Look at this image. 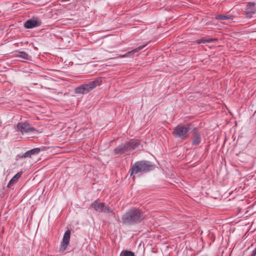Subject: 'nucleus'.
<instances>
[{"label": "nucleus", "mask_w": 256, "mask_h": 256, "mask_svg": "<svg viewBox=\"0 0 256 256\" xmlns=\"http://www.w3.org/2000/svg\"><path fill=\"white\" fill-rule=\"evenodd\" d=\"M144 217V213L140 209L133 208L122 216V220L124 224L134 225L140 223Z\"/></svg>", "instance_id": "1"}, {"label": "nucleus", "mask_w": 256, "mask_h": 256, "mask_svg": "<svg viewBox=\"0 0 256 256\" xmlns=\"http://www.w3.org/2000/svg\"><path fill=\"white\" fill-rule=\"evenodd\" d=\"M155 165L148 160H140L136 162L131 167L129 170L130 176L132 179L135 180V175L138 174H144L153 170Z\"/></svg>", "instance_id": "2"}, {"label": "nucleus", "mask_w": 256, "mask_h": 256, "mask_svg": "<svg viewBox=\"0 0 256 256\" xmlns=\"http://www.w3.org/2000/svg\"><path fill=\"white\" fill-rule=\"evenodd\" d=\"M196 129L192 123H188L186 125L180 124L174 128L172 134L175 138L183 140L188 137L190 131L192 132Z\"/></svg>", "instance_id": "3"}, {"label": "nucleus", "mask_w": 256, "mask_h": 256, "mask_svg": "<svg viewBox=\"0 0 256 256\" xmlns=\"http://www.w3.org/2000/svg\"><path fill=\"white\" fill-rule=\"evenodd\" d=\"M140 144L139 140L133 139L128 142H126L118 146L114 150V152L116 154H122L126 153L130 150H133L136 148Z\"/></svg>", "instance_id": "4"}, {"label": "nucleus", "mask_w": 256, "mask_h": 256, "mask_svg": "<svg viewBox=\"0 0 256 256\" xmlns=\"http://www.w3.org/2000/svg\"><path fill=\"white\" fill-rule=\"evenodd\" d=\"M102 82V78H97L95 80L89 82L86 84H83L80 85L83 92L84 94L89 92L90 91L92 90L96 86H100Z\"/></svg>", "instance_id": "5"}, {"label": "nucleus", "mask_w": 256, "mask_h": 256, "mask_svg": "<svg viewBox=\"0 0 256 256\" xmlns=\"http://www.w3.org/2000/svg\"><path fill=\"white\" fill-rule=\"evenodd\" d=\"M18 129L21 132H34L36 131V129L31 126L28 122H18L17 125Z\"/></svg>", "instance_id": "6"}, {"label": "nucleus", "mask_w": 256, "mask_h": 256, "mask_svg": "<svg viewBox=\"0 0 256 256\" xmlns=\"http://www.w3.org/2000/svg\"><path fill=\"white\" fill-rule=\"evenodd\" d=\"M70 230H68L66 231L64 234L62 241L61 243V246L60 248V251L64 252L66 250L68 246L70 244Z\"/></svg>", "instance_id": "7"}, {"label": "nucleus", "mask_w": 256, "mask_h": 256, "mask_svg": "<svg viewBox=\"0 0 256 256\" xmlns=\"http://www.w3.org/2000/svg\"><path fill=\"white\" fill-rule=\"evenodd\" d=\"M256 14V6L254 2H248L246 8V18H250L253 14Z\"/></svg>", "instance_id": "8"}, {"label": "nucleus", "mask_w": 256, "mask_h": 256, "mask_svg": "<svg viewBox=\"0 0 256 256\" xmlns=\"http://www.w3.org/2000/svg\"><path fill=\"white\" fill-rule=\"evenodd\" d=\"M40 151V148H34L32 150H28L24 153H22L17 155L18 158L22 159L26 158H31L32 155H36L38 154Z\"/></svg>", "instance_id": "9"}, {"label": "nucleus", "mask_w": 256, "mask_h": 256, "mask_svg": "<svg viewBox=\"0 0 256 256\" xmlns=\"http://www.w3.org/2000/svg\"><path fill=\"white\" fill-rule=\"evenodd\" d=\"M42 22L37 20L34 18H31L27 20L24 24V26L26 28H33L37 27L40 26Z\"/></svg>", "instance_id": "10"}, {"label": "nucleus", "mask_w": 256, "mask_h": 256, "mask_svg": "<svg viewBox=\"0 0 256 256\" xmlns=\"http://www.w3.org/2000/svg\"><path fill=\"white\" fill-rule=\"evenodd\" d=\"M104 204V203L98 202V200H96L90 204V206L96 212H102Z\"/></svg>", "instance_id": "11"}, {"label": "nucleus", "mask_w": 256, "mask_h": 256, "mask_svg": "<svg viewBox=\"0 0 256 256\" xmlns=\"http://www.w3.org/2000/svg\"><path fill=\"white\" fill-rule=\"evenodd\" d=\"M201 142V137L200 133L197 132H194L192 139V145H198Z\"/></svg>", "instance_id": "12"}, {"label": "nucleus", "mask_w": 256, "mask_h": 256, "mask_svg": "<svg viewBox=\"0 0 256 256\" xmlns=\"http://www.w3.org/2000/svg\"><path fill=\"white\" fill-rule=\"evenodd\" d=\"M14 56L26 60H30V56L24 51L16 50L14 52Z\"/></svg>", "instance_id": "13"}, {"label": "nucleus", "mask_w": 256, "mask_h": 256, "mask_svg": "<svg viewBox=\"0 0 256 256\" xmlns=\"http://www.w3.org/2000/svg\"><path fill=\"white\" fill-rule=\"evenodd\" d=\"M22 174V172H18L10 180L7 186L9 188L14 183L16 182L18 178L21 176Z\"/></svg>", "instance_id": "14"}, {"label": "nucleus", "mask_w": 256, "mask_h": 256, "mask_svg": "<svg viewBox=\"0 0 256 256\" xmlns=\"http://www.w3.org/2000/svg\"><path fill=\"white\" fill-rule=\"evenodd\" d=\"M234 16L230 14H219L216 16L215 18L217 20H232Z\"/></svg>", "instance_id": "15"}, {"label": "nucleus", "mask_w": 256, "mask_h": 256, "mask_svg": "<svg viewBox=\"0 0 256 256\" xmlns=\"http://www.w3.org/2000/svg\"><path fill=\"white\" fill-rule=\"evenodd\" d=\"M146 46V44H145V45H142V46H139L137 48L131 50V51H130L128 52L126 54H125L124 55L122 56V57H128V56H130L131 55L135 52H138L140 50H141L142 49H143Z\"/></svg>", "instance_id": "16"}, {"label": "nucleus", "mask_w": 256, "mask_h": 256, "mask_svg": "<svg viewBox=\"0 0 256 256\" xmlns=\"http://www.w3.org/2000/svg\"><path fill=\"white\" fill-rule=\"evenodd\" d=\"M214 39H206L205 38H202L196 40V42L198 44L210 43L214 42Z\"/></svg>", "instance_id": "17"}, {"label": "nucleus", "mask_w": 256, "mask_h": 256, "mask_svg": "<svg viewBox=\"0 0 256 256\" xmlns=\"http://www.w3.org/2000/svg\"><path fill=\"white\" fill-rule=\"evenodd\" d=\"M102 212L104 213H112L113 214H114V212L113 210L110 207L107 206L106 204H104V210Z\"/></svg>", "instance_id": "18"}, {"label": "nucleus", "mask_w": 256, "mask_h": 256, "mask_svg": "<svg viewBox=\"0 0 256 256\" xmlns=\"http://www.w3.org/2000/svg\"><path fill=\"white\" fill-rule=\"evenodd\" d=\"M120 256H135L134 253L130 250H124Z\"/></svg>", "instance_id": "19"}, {"label": "nucleus", "mask_w": 256, "mask_h": 256, "mask_svg": "<svg viewBox=\"0 0 256 256\" xmlns=\"http://www.w3.org/2000/svg\"><path fill=\"white\" fill-rule=\"evenodd\" d=\"M74 92L76 94H84L80 86L75 88Z\"/></svg>", "instance_id": "20"}, {"label": "nucleus", "mask_w": 256, "mask_h": 256, "mask_svg": "<svg viewBox=\"0 0 256 256\" xmlns=\"http://www.w3.org/2000/svg\"><path fill=\"white\" fill-rule=\"evenodd\" d=\"M256 256V248L252 250L250 256Z\"/></svg>", "instance_id": "21"}]
</instances>
